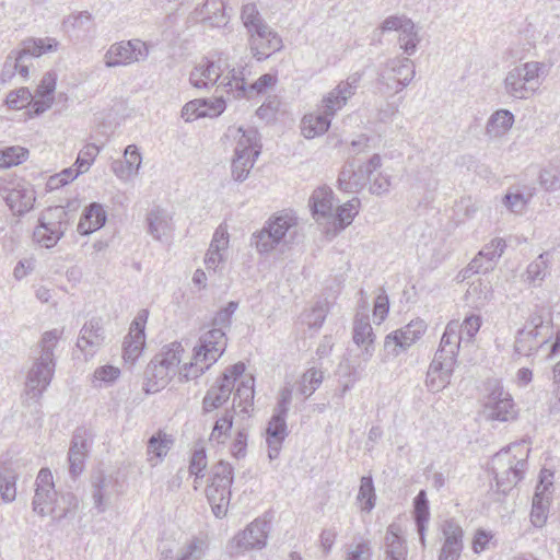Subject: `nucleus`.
<instances>
[{
  "mask_svg": "<svg viewBox=\"0 0 560 560\" xmlns=\"http://www.w3.org/2000/svg\"><path fill=\"white\" fill-rule=\"evenodd\" d=\"M412 517L422 547H425V533L430 520V506L425 490H420L413 499Z\"/></svg>",
  "mask_w": 560,
  "mask_h": 560,
  "instance_id": "30",
  "label": "nucleus"
},
{
  "mask_svg": "<svg viewBox=\"0 0 560 560\" xmlns=\"http://www.w3.org/2000/svg\"><path fill=\"white\" fill-rule=\"evenodd\" d=\"M205 8L207 13H210L213 9V15L207 18L212 26L220 27L228 24L230 16L225 13V5L222 0H208Z\"/></svg>",
  "mask_w": 560,
  "mask_h": 560,
  "instance_id": "56",
  "label": "nucleus"
},
{
  "mask_svg": "<svg viewBox=\"0 0 560 560\" xmlns=\"http://www.w3.org/2000/svg\"><path fill=\"white\" fill-rule=\"evenodd\" d=\"M310 207L314 215L330 217L334 210V192L328 187L314 190L310 198Z\"/></svg>",
  "mask_w": 560,
  "mask_h": 560,
  "instance_id": "34",
  "label": "nucleus"
},
{
  "mask_svg": "<svg viewBox=\"0 0 560 560\" xmlns=\"http://www.w3.org/2000/svg\"><path fill=\"white\" fill-rule=\"evenodd\" d=\"M149 56V46L145 42L135 38L120 40L109 46L104 55L106 68L129 66L143 61Z\"/></svg>",
  "mask_w": 560,
  "mask_h": 560,
  "instance_id": "10",
  "label": "nucleus"
},
{
  "mask_svg": "<svg viewBox=\"0 0 560 560\" xmlns=\"http://www.w3.org/2000/svg\"><path fill=\"white\" fill-rule=\"evenodd\" d=\"M373 550L369 539L350 544L346 549L345 560H372Z\"/></svg>",
  "mask_w": 560,
  "mask_h": 560,
  "instance_id": "53",
  "label": "nucleus"
},
{
  "mask_svg": "<svg viewBox=\"0 0 560 560\" xmlns=\"http://www.w3.org/2000/svg\"><path fill=\"white\" fill-rule=\"evenodd\" d=\"M332 117L324 110L318 115H306L302 120V133L306 139L324 135L331 125Z\"/></svg>",
  "mask_w": 560,
  "mask_h": 560,
  "instance_id": "35",
  "label": "nucleus"
},
{
  "mask_svg": "<svg viewBox=\"0 0 560 560\" xmlns=\"http://www.w3.org/2000/svg\"><path fill=\"white\" fill-rule=\"evenodd\" d=\"M100 147L94 143H89L83 147V149L79 152L77 161L74 165L78 168V173H84L89 171L93 161L100 153Z\"/></svg>",
  "mask_w": 560,
  "mask_h": 560,
  "instance_id": "59",
  "label": "nucleus"
},
{
  "mask_svg": "<svg viewBox=\"0 0 560 560\" xmlns=\"http://www.w3.org/2000/svg\"><path fill=\"white\" fill-rule=\"evenodd\" d=\"M173 374H175L173 371L153 358L144 371L143 389L148 394L159 392L168 383Z\"/></svg>",
  "mask_w": 560,
  "mask_h": 560,
  "instance_id": "26",
  "label": "nucleus"
},
{
  "mask_svg": "<svg viewBox=\"0 0 560 560\" xmlns=\"http://www.w3.org/2000/svg\"><path fill=\"white\" fill-rule=\"evenodd\" d=\"M107 220V213L104 207L98 202L90 203L83 211L79 224L78 232L81 235H90L91 233L103 228Z\"/></svg>",
  "mask_w": 560,
  "mask_h": 560,
  "instance_id": "27",
  "label": "nucleus"
},
{
  "mask_svg": "<svg viewBox=\"0 0 560 560\" xmlns=\"http://www.w3.org/2000/svg\"><path fill=\"white\" fill-rule=\"evenodd\" d=\"M357 501L363 512L370 513L374 509L376 493L371 476H363L361 478Z\"/></svg>",
  "mask_w": 560,
  "mask_h": 560,
  "instance_id": "39",
  "label": "nucleus"
},
{
  "mask_svg": "<svg viewBox=\"0 0 560 560\" xmlns=\"http://www.w3.org/2000/svg\"><path fill=\"white\" fill-rule=\"evenodd\" d=\"M237 307H238V302L230 301L226 304V306L220 308L215 313L214 317L212 318V328L211 329H219L225 334L224 329L231 327L232 316L236 312Z\"/></svg>",
  "mask_w": 560,
  "mask_h": 560,
  "instance_id": "50",
  "label": "nucleus"
},
{
  "mask_svg": "<svg viewBox=\"0 0 560 560\" xmlns=\"http://www.w3.org/2000/svg\"><path fill=\"white\" fill-rule=\"evenodd\" d=\"M363 72L357 71L351 73L346 80L340 81L334 89L335 94L340 95V100L348 101L357 93L359 84L363 78Z\"/></svg>",
  "mask_w": 560,
  "mask_h": 560,
  "instance_id": "48",
  "label": "nucleus"
},
{
  "mask_svg": "<svg viewBox=\"0 0 560 560\" xmlns=\"http://www.w3.org/2000/svg\"><path fill=\"white\" fill-rule=\"evenodd\" d=\"M5 191H8L4 196L5 203L13 212L22 215L33 208L35 196L32 189L18 185Z\"/></svg>",
  "mask_w": 560,
  "mask_h": 560,
  "instance_id": "29",
  "label": "nucleus"
},
{
  "mask_svg": "<svg viewBox=\"0 0 560 560\" xmlns=\"http://www.w3.org/2000/svg\"><path fill=\"white\" fill-rule=\"evenodd\" d=\"M296 226V218L288 212L270 217L262 229L252 235L250 245L261 255L269 254L280 243L285 242L287 234Z\"/></svg>",
  "mask_w": 560,
  "mask_h": 560,
  "instance_id": "5",
  "label": "nucleus"
},
{
  "mask_svg": "<svg viewBox=\"0 0 560 560\" xmlns=\"http://www.w3.org/2000/svg\"><path fill=\"white\" fill-rule=\"evenodd\" d=\"M59 332L57 329L43 334L40 339V355L30 370L25 382L26 401L38 402L49 386L55 373L54 349L57 346Z\"/></svg>",
  "mask_w": 560,
  "mask_h": 560,
  "instance_id": "2",
  "label": "nucleus"
},
{
  "mask_svg": "<svg viewBox=\"0 0 560 560\" xmlns=\"http://www.w3.org/2000/svg\"><path fill=\"white\" fill-rule=\"evenodd\" d=\"M548 253L540 254L534 261L527 266V279L535 283L536 281H542L546 277V270L548 267Z\"/></svg>",
  "mask_w": 560,
  "mask_h": 560,
  "instance_id": "60",
  "label": "nucleus"
},
{
  "mask_svg": "<svg viewBox=\"0 0 560 560\" xmlns=\"http://www.w3.org/2000/svg\"><path fill=\"white\" fill-rule=\"evenodd\" d=\"M506 243L503 238H494L487 244L464 270V278L470 273H487L495 267L499 258L504 253Z\"/></svg>",
  "mask_w": 560,
  "mask_h": 560,
  "instance_id": "18",
  "label": "nucleus"
},
{
  "mask_svg": "<svg viewBox=\"0 0 560 560\" xmlns=\"http://www.w3.org/2000/svg\"><path fill=\"white\" fill-rule=\"evenodd\" d=\"M534 192L532 189L527 191L516 189L514 192L509 191L503 198V205L514 213H521L529 202Z\"/></svg>",
  "mask_w": 560,
  "mask_h": 560,
  "instance_id": "47",
  "label": "nucleus"
},
{
  "mask_svg": "<svg viewBox=\"0 0 560 560\" xmlns=\"http://www.w3.org/2000/svg\"><path fill=\"white\" fill-rule=\"evenodd\" d=\"M408 547L401 527L392 523L384 537V560H407Z\"/></svg>",
  "mask_w": 560,
  "mask_h": 560,
  "instance_id": "24",
  "label": "nucleus"
},
{
  "mask_svg": "<svg viewBox=\"0 0 560 560\" xmlns=\"http://www.w3.org/2000/svg\"><path fill=\"white\" fill-rule=\"evenodd\" d=\"M241 20L246 32H249L250 30L266 22L262 19L261 14L259 13L257 5L255 3H246L242 7Z\"/></svg>",
  "mask_w": 560,
  "mask_h": 560,
  "instance_id": "57",
  "label": "nucleus"
},
{
  "mask_svg": "<svg viewBox=\"0 0 560 560\" xmlns=\"http://www.w3.org/2000/svg\"><path fill=\"white\" fill-rule=\"evenodd\" d=\"M183 351L180 343L172 342L164 347L160 353L154 355V358L175 373L176 368L180 363V353Z\"/></svg>",
  "mask_w": 560,
  "mask_h": 560,
  "instance_id": "49",
  "label": "nucleus"
},
{
  "mask_svg": "<svg viewBox=\"0 0 560 560\" xmlns=\"http://www.w3.org/2000/svg\"><path fill=\"white\" fill-rule=\"evenodd\" d=\"M513 122L514 116L510 110H497L490 116L487 122V135H489L490 137H500L512 127Z\"/></svg>",
  "mask_w": 560,
  "mask_h": 560,
  "instance_id": "38",
  "label": "nucleus"
},
{
  "mask_svg": "<svg viewBox=\"0 0 560 560\" xmlns=\"http://www.w3.org/2000/svg\"><path fill=\"white\" fill-rule=\"evenodd\" d=\"M23 48L20 51H11L7 57L1 72L2 80L11 79L23 61L25 56L39 57L46 52L57 50L59 43L51 37L34 38L23 40Z\"/></svg>",
  "mask_w": 560,
  "mask_h": 560,
  "instance_id": "11",
  "label": "nucleus"
},
{
  "mask_svg": "<svg viewBox=\"0 0 560 560\" xmlns=\"http://www.w3.org/2000/svg\"><path fill=\"white\" fill-rule=\"evenodd\" d=\"M27 158V149L20 145L5 147L0 150V168L16 166L26 161Z\"/></svg>",
  "mask_w": 560,
  "mask_h": 560,
  "instance_id": "42",
  "label": "nucleus"
},
{
  "mask_svg": "<svg viewBox=\"0 0 560 560\" xmlns=\"http://www.w3.org/2000/svg\"><path fill=\"white\" fill-rule=\"evenodd\" d=\"M248 43L254 57L266 60L270 55L281 50L282 39L266 22L247 32Z\"/></svg>",
  "mask_w": 560,
  "mask_h": 560,
  "instance_id": "15",
  "label": "nucleus"
},
{
  "mask_svg": "<svg viewBox=\"0 0 560 560\" xmlns=\"http://www.w3.org/2000/svg\"><path fill=\"white\" fill-rule=\"evenodd\" d=\"M387 68L389 72L394 74L395 84H390L386 81V74L380 73L377 82L386 88L388 92L398 93L402 91L413 79L416 74L415 65L409 58H395L388 60Z\"/></svg>",
  "mask_w": 560,
  "mask_h": 560,
  "instance_id": "19",
  "label": "nucleus"
},
{
  "mask_svg": "<svg viewBox=\"0 0 560 560\" xmlns=\"http://www.w3.org/2000/svg\"><path fill=\"white\" fill-rule=\"evenodd\" d=\"M110 483L112 480L108 479L103 472H98L92 478V497L94 506L98 510V512L105 511V499L108 495L107 488Z\"/></svg>",
  "mask_w": 560,
  "mask_h": 560,
  "instance_id": "43",
  "label": "nucleus"
},
{
  "mask_svg": "<svg viewBox=\"0 0 560 560\" xmlns=\"http://www.w3.org/2000/svg\"><path fill=\"white\" fill-rule=\"evenodd\" d=\"M91 439L92 435L84 427H79L73 432L68 452L69 472L72 478H77L84 470Z\"/></svg>",
  "mask_w": 560,
  "mask_h": 560,
  "instance_id": "17",
  "label": "nucleus"
},
{
  "mask_svg": "<svg viewBox=\"0 0 560 560\" xmlns=\"http://www.w3.org/2000/svg\"><path fill=\"white\" fill-rule=\"evenodd\" d=\"M504 83L506 92L515 98H527L535 91V86L528 85L516 67L509 71Z\"/></svg>",
  "mask_w": 560,
  "mask_h": 560,
  "instance_id": "36",
  "label": "nucleus"
},
{
  "mask_svg": "<svg viewBox=\"0 0 560 560\" xmlns=\"http://www.w3.org/2000/svg\"><path fill=\"white\" fill-rule=\"evenodd\" d=\"M462 341H464V337L460 334L459 323L457 320L450 322L432 360V371H454Z\"/></svg>",
  "mask_w": 560,
  "mask_h": 560,
  "instance_id": "9",
  "label": "nucleus"
},
{
  "mask_svg": "<svg viewBox=\"0 0 560 560\" xmlns=\"http://www.w3.org/2000/svg\"><path fill=\"white\" fill-rule=\"evenodd\" d=\"M352 339L359 348H362V360L364 362L370 361L375 351V334L368 316H355L352 327Z\"/></svg>",
  "mask_w": 560,
  "mask_h": 560,
  "instance_id": "22",
  "label": "nucleus"
},
{
  "mask_svg": "<svg viewBox=\"0 0 560 560\" xmlns=\"http://www.w3.org/2000/svg\"><path fill=\"white\" fill-rule=\"evenodd\" d=\"M360 199L352 198L343 205L337 207L334 217V222L339 229H345L350 225L359 212Z\"/></svg>",
  "mask_w": 560,
  "mask_h": 560,
  "instance_id": "40",
  "label": "nucleus"
},
{
  "mask_svg": "<svg viewBox=\"0 0 560 560\" xmlns=\"http://www.w3.org/2000/svg\"><path fill=\"white\" fill-rule=\"evenodd\" d=\"M427 324L423 319L417 318L400 329L389 332L384 340V352L386 357H398L407 351L425 332Z\"/></svg>",
  "mask_w": 560,
  "mask_h": 560,
  "instance_id": "12",
  "label": "nucleus"
},
{
  "mask_svg": "<svg viewBox=\"0 0 560 560\" xmlns=\"http://www.w3.org/2000/svg\"><path fill=\"white\" fill-rule=\"evenodd\" d=\"M206 549L207 544L205 540L194 538L177 560H200L205 556Z\"/></svg>",
  "mask_w": 560,
  "mask_h": 560,
  "instance_id": "64",
  "label": "nucleus"
},
{
  "mask_svg": "<svg viewBox=\"0 0 560 560\" xmlns=\"http://www.w3.org/2000/svg\"><path fill=\"white\" fill-rule=\"evenodd\" d=\"M238 132H242V136L234 149V156L249 155L257 159L259 155V150L255 148L257 131L255 129L244 130L243 128H238Z\"/></svg>",
  "mask_w": 560,
  "mask_h": 560,
  "instance_id": "41",
  "label": "nucleus"
},
{
  "mask_svg": "<svg viewBox=\"0 0 560 560\" xmlns=\"http://www.w3.org/2000/svg\"><path fill=\"white\" fill-rule=\"evenodd\" d=\"M245 370L246 366L241 361L224 370L215 383L207 390L202 399V410L205 413L222 407L230 399L235 382L244 375Z\"/></svg>",
  "mask_w": 560,
  "mask_h": 560,
  "instance_id": "7",
  "label": "nucleus"
},
{
  "mask_svg": "<svg viewBox=\"0 0 560 560\" xmlns=\"http://www.w3.org/2000/svg\"><path fill=\"white\" fill-rule=\"evenodd\" d=\"M324 380V373L316 368L306 370L300 382L299 392L306 398L310 397L320 386Z\"/></svg>",
  "mask_w": 560,
  "mask_h": 560,
  "instance_id": "45",
  "label": "nucleus"
},
{
  "mask_svg": "<svg viewBox=\"0 0 560 560\" xmlns=\"http://www.w3.org/2000/svg\"><path fill=\"white\" fill-rule=\"evenodd\" d=\"M18 478L19 475L11 464L0 463V497L3 502L15 500Z\"/></svg>",
  "mask_w": 560,
  "mask_h": 560,
  "instance_id": "33",
  "label": "nucleus"
},
{
  "mask_svg": "<svg viewBox=\"0 0 560 560\" xmlns=\"http://www.w3.org/2000/svg\"><path fill=\"white\" fill-rule=\"evenodd\" d=\"M105 329L102 317H92L80 330L77 347L93 357L105 342Z\"/></svg>",
  "mask_w": 560,
  "mask_h": 560,
  "instance_id": "20",
  "label": "nucleus"
},
{
  "mask_svg": "<svg viewBox=\"0 0 560 560\" xmlns=\"http://www.w3.org/2000/svg\"><path fill=\"white\" fill-rule=\"evenodd\" d=\"M219 86H223L234 98H246L249 84L246 83L245 68H233Z\"/></svg>",
  "mask_w": 560,
  "mask_h": 560,
  "instance_id": "32",
  "label": "nucleus"
},
{
  "mask_svg": "<svg viewBox=\"0 0 560 560\" xmlns=\"http://www.w3.org/2000/svg\"><path fill=\"white\" fill-rule=\"evenodd\" d=\"M199 103L201 108L199 115H202V117H218L226 108V103L222 96L215 97L213 100L200 98Z\"/></svg>",
  "mask_w": 560,
  "mask_h": 560,
  "instance_id": "61",
  "label": "nucleus"
},
{
  "mask_svg": "<svg viewBox=\"0 0 560 560\" xmlns=\"http://www.w3.org/2000/svg\"><path fill=\"white\" fill-rule=\"evenodd\" d=\"M256 159L253 156L238 155L232 160V177L236 182H244L254 166Z\"/></svg>",
  "mask_w": 560,
  "mask_h": 560,
  "instance_id": "51",
  "label": "nucleus"
},
{
  "mask_svg": "<svg viewBox=\"0 0 560 560\" xmlns=\"http://www.w3.org/2000/svg\"><path fill=\"white\" fill-rule=\"evenodd\" d=\"M452 373L453 371L445 370L432 371L431 362L425 380L428 388L432 392H440L441 389L445 388V386L450 383Z\"/></svg>",
  "mask_w": 560,
  "mask_h": 560,
  "instance_id": "55",
  "label": "nucleus"
},
{
  "mask_svg": "<svg viewBox=\"0 0 560 560\" xmlns=\"http://www.w3.org/2000/svg\"><path fill=\"white\" fill-rule=\"evenodd\" d=\"M371 176L355 159H348L338 176V188L345 192H359Z\"/></svg>",
  "mask_w": 560,
  "mask_h": 560,
  "instance_id": "21",
  "label": "nucleus"
},
{
  "mask_svg": "<svg viewBox=\"0 0 560 560\" xmlns=\"http://www.w3.org/2000/svg\"><path fill=\"white\" fill-rule=\"evenodd\" d=\"M328 313V303L318 301L310 310L303 313V323L310 328L318 329L323 326Z\"/></svg>",
  "mask_w": 560,
  "mask_h": 560,
  "instance_id": "46",
  "label": "nucleus"
},
{
  "mask_svg": "<svg viewBox=\"0 0 560 560\" xmlns=\"http://www.w3.org/2000/svg\"><path fill=\"white\" fill-rule=\"evenodd\" d=\"M234 408L226 410L222 417H220L212 429L211 440H215L218 443L222 442L221 438L226 436L233 425Z\"/></svg>",
  "mask_w": 560,
  "mask_h": 560,
  "instance_id": "62",
  "label": "nucleus"
},
{
  "mask_svg": "<svg viewBox=\"0 0 560 560\" xmlns=\"http://www.w3.org/2000/svg\"><path fill=\"white\" fill-rule=\"evenodd\" d=\"M444 536V545L464 547L463 545V528L453 520H447L442 526Z\"/></svg>",
  "mask_w": 560,
  "mask_h": 560,
  "instance_id": "58",
  "label": "nucleus"
},
{
  "mask_svg": "<svg viewBox=\"0 0 560 560\" xmlns=\"http://www.w3.org/2000/svg\"><path fill=\"white\" fill-rule=\"evenodd\" d=\"M233 480L234 468L230 463L220 460L212 466L210 482L206 488V495L213 514L219 518L225 516L228 513Z\"/></svg>",
  "mask_w": 560,
  "mask_h": 560,
  "instance_id": "4",
  "label": "nucleus"
},
{
  "mask_svg": "<svg viewBox=\"0 0 560 560\" xmlns=\"http://www.w3.org/2000/svg\"><path fill=\"white\" fill-rule=\"evenodd\" d=\"M32 101V93L27 88H20L18 90L11 91L5 100V103L11 109H21L26 106Z\"/></svg>",
  "mask_w": 560,
  "mask_h": 560,
  "instance_id": "63",
  "label": "nucleus"
},
{
  "mask_svg": "<svg viewBox=\"0 0 560 560\" xmlns=\"http://www.w3.org/2000/svg\"><path fill=\"white\" fill-rule=\"evenodd\" d=\"M60 501L65 503V506H61L58 502V506H51L50 516L55 522H60L68 516V514L74 510L78 505V500L75 495L71 492H67L60 495Z\"/></svg>",
  "mask_w": 560,
  "mask_h": 560,
  "instance_id": "54",
  "label": "nucleus"
},
{
  "mask_svg": "<svg viewBox=\"0 0 560 560\" xmlns=\"http://www.w3.org/2000/svg\"><path fill=\"white\" fill-rule=\"evenodd\" d=\"M487 395L485 397V410L491 420L501 422L512 421L517 418L518 410L512 395L506 390L501 381L488 380L485 384Z\"/></svg>",
  "mask_w": 560,
  "mask_h": 560,
  "instance_id": "6",
  "label": "nucleus"
},
{
  "mask_svg": "<svg viewBox=\"0 0 560 560\" xmlns=\"http://www.w3.org/2000/svg\"><path fill=\"white\" fill-rule=\"evenodd\" d=\"M226 341V334L219 329H209L202 334L194 348V361L185 364L180 378L190 381L201 376L224 353Z\"/></svg>",
  "mask_w": 560,
  "mask_h": 560,
  "instance_id": "3",
  "label": "nucleus"
},
{
  "mask_svg": "<svg viewBox=\"0 0 560 560\" xmlns=\"http://www.w3.org/2000/svg\"><path fill=\"white\" fill-rule=\"evenodd\" d=\"M58 495L50 469L42 468L35 480L32 510L42 517L50 515L51 506H58Z\"/></svg>",
  "mask_w": 560,
  "mask_h": 560,
  "instance_id": "14",
  "label": "nucleus"
},
{
  "mask_svg": "<svg viewBox=\"0 0 560 560\" xmlns=\"http://www.w3.org/2000/svg\"><path fill=\"white\" fill-rule=\"evenodd\" d=\"M269 532L270 523L258 517L233 537L230 542V549L232 552L237 553L252 549H262L267 544Z\"/></svg>",
  "mask_w": 560,
  "mask_h": 560,
  "instance_id": "13",
  "label": "nucleus"
},
{
  "mask_svg": "<svg viewBox=\"0 0 560 560\" xmlns=\"http://www.w3.org/2000/svg\"><path fill=\"white\" fill-rule=\"evenodd\" d=\"M67 212L61 207L47 209L38 219L33 237L45 248L54 247L67 230Z\"/></svg>",
  "mask_w": 560,
  "mask_h": 560,
  "instance_id": "8",
  "label": "nucleus"
},
{
  "mask_svg": "<svg viewBox=\"0 0 560 560\" xmlns=\"http://www.w3.org/2000/svg\"><path fill=\"white\" fill-rule=\"evenodd\" d=\"M149 318L147 308L140 310L130 324L129 332L122 342V357L133 364L145 347V325Z\"/></svg>",
  "mask_w": 560,
  "mask_h": 560,
  "instance_id": "16",
  "label": "nucleus"
},
{
  "mask_svg": "<svg viewBox=\"0 0 560 560\" xmlns=\"http://www.w3.org/2000/svg\"><path fill=\"white\" fill-rule=\"evenodd\" d=\"M541 186L546 190L560 189V162L550 163L539 174Z\"/></svg>",
  "mask_w": 560,
  "mask_h": 560,
  "instance_id": "52",
  "label": "nucleus"
},
{
  "mask_svg": "<svg viewBox=\"0 0 560 560\" xmlns=\"http://www.w3.org/2000/svg\"><path fill=\"white\" fill-rule=\"evenodd\" d=\"M148 233L156 241L167 240L174 230L171 214L161 207L152 208L147 214Z\"/></svg>",
  "mask_w": 560,
  "mask_h": 560,
  "instance_id": "23",
  "label": "nucleus"
},
{
  "mask_svg": "<svg viewBox=\"0 0 560 560\" xmlns=\"http://www.w3.org/2000/svg\"><path fill=\"white\" fill-rule=\"evenodd\" d=\"M541 335L542 332L539 330H529L527 327L520 328L516 331L514 341L515 353L520 355H530L536 352L541 345L547 343L551 338V334H546L541 343H538L537 338Z\"/></svg>",
  "mask_w": 560,
  "mask_h": 560,
  "instance_id": "28",
  "label": "nucleus"
},
{
  "mask_svg": "<svg viewBox=\"0 0 560 560\" xmlns=\"http://www.w3.org/2000/svg\"><path fill=\"white\" fill-rule=\"evenodd\" d=\"M174 440L171 435H167L165 432L159 430L155 434H153L147 443V454L148 460L151 466L154 467L161 462L171 450Z\"/></svg>",
  "mask_w": 560,
  "mask_h": 560,
  "instance_id": "31",
  "label": "nucleus"
},
{
  "mask_svg": "<svg viewBox=\"0 0 560 560\" xmlns=\"http://www.w3.org/2000/svg\"><path fill=\"white\" fill-rule=\"evenodd\" d=\"M255 378L253 375H246L237 385L234 397L233 408L235 406L242 407L243 412H248V408L253 406L255 395Z\"/></svg>",
  "mask_w": 560,
  "mask_h": 560,
  "instance_id": "37",
  "label": "nucleus"
},
{
  "mask_svg": "<svg viewBox=\"0 0 560 560\" xmlns=\"http://www.w3.org/2000/svg\"><path fill=\"white\" fill-rule=\"evenodd\" d=\"M288 435L287 419L271 417L266 429V443L270 460L279 457L282 444Z\"/></svg>",
  "mask_w": 560,
  "mask_h": 560,
  "instance_id": "25",
  "label": "nucleus"
},
{
  "mask_svg": "<svg viewBox=\"0 0 560 560\" xmlns=\"http://www.w3.org/2000/svg\"><path fill=\"white\" fill-rule=\"evenodd\" d=\"M549 501L542 492L536 490L533 497L530 522L535 527H542L547 521Z\"/></svg>",
  "mask_w": 560,
  "mask_h": 560,
  "instance_id": "44",
  "label": "nucleus"
},
{
  "mask_svg": "<svg viewBox=\"0 0 560 560\" xmlns=\"http://www.w3.org/2000/svg\"><path fill=\"white\" fill-rule=\"evenodd\" d=\"M529 448L525 441L510 444L495 453L490 463L497 489L508 494L524 477Z\"/></svg>",
  "mask_w": 560,
  "mask_h": 560,
  "instance_id": "1",
  "label": "nucleus"
}]
</instances>
